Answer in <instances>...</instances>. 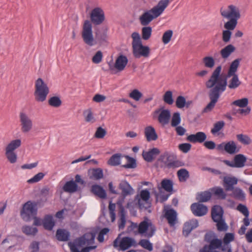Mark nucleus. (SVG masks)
Returning a JSON list of instances; mask_svg holds the SVG:
<instances>
[{
  "label": "nucleus",
  "instance_id": "nucleus-37",
  "mask_svg": "<svg viewBox=\"0 0 252 252\" xmlns=\"http://www.w3.org/2000/svg\"><path fill=\"white\" fill-rule=\"evenodd\" d=\"M121 154L117 153L114 154L107 161V163L108 164L113 166L119 165L121 164Z\"/></svg>",
  "mask_w": 252,
  "mask_h": 252
},
{
  "label": "nucleus",
  "instance_id": "nucleus-19",
  "mask_svg": "<svg viewBox=\"0 0 252 252\" xmlns=\"http://www.w3.org/2000/svg\"><path fill=\"white\" fill-rule=\"evenodd\" d=\"M238 180L235 177H224L223 180V186L225 191H232L234 189V185L237 184Z\"/></svg>",
  "mask_w": 252,
  "mask_h": 252
},
{
  "label": "nucleus",
  "instance_id": "nucleus-58",
  "mask_svg": "<svg viewBox=\"0 0 252 252\" xmlns=\"http://www.w3.org/2000/svg\"><path fill=\"white\" fill-rule=\"evenodd\" d=\"M45 174L42 172H39L34 175L32 178H31L28 181V182L30 184L36 183L40 181L43 178Z\"/></svg>",
  "mask_w": 252,
  "mask_h": 252
},
{
  "label": "nucleus",
  "instance_id": "nucleus-24",
  "mask_svg": "<svg viewBox=\"0 0 252 252\" xmlns=\"http://www.w3.org/2000/svg\"><path fill=\"white\" fill-rule=\"evenodd\" d=\"M128 61V59L126 56L123 55H120L115 61V68L119 71L123 70L127 64Z\"/></svg>",
  "mask_w": 252,
  "mask_h": 252
},
{
  "label": "nucleus",
  "instance_id": "nucleus-10",
  "mask_svg": "<svg viewBox=\"0 0 252 252\" xmlns=\"http://www.w3.org/2000/svg\"><path fill=\"white\" fill-rule=\"evenodd\" d=\"M150 192L148 189L142 190L140 195L137 194L135 196V199L137 200V204L139 209L148 210L151 207V203L149 202Z\"/></svg>",
  "mask_w": 252,
  "mask_h": 252
},
{
  "label": "nucleus",
  "instance_id": "nucleus-2",
  "mask_svg": "<svg viewBox=\"0 0 252 252\" xmlns=\"http://www.w3.org/2000/svg\"><path fill=\"white\" fill-rule=\"evenodd\" d=\"M91 21L86 20L84 21L82 28V37L84 42L90 46H93L96 43L93 36L92 23L94 25L102 24L105 20L103 10L100 7L93 9L90 14Z\"/></svg>",
  "mask_w": 252,
  "mask_h": 252
},
{
  "label": "nucleus",
  "instance_id": "nucleus-55",
  "mask_svg": "<svg viewBox=\"0 0 252 252\" xmlns=\"http://www.w3.org/2000/svg\"><path fill=\"white\" fill-rule=\"evenodd\" d=\"M5 155L8 160L11 163H14L16 162L17 159V156L14 152L5 151Z\"/></svg>",
  "mask_w": 252,
  "mask_h": 252
},
{
  "label": "nucleus",
  "instance_id": "nucleus-62",
  "mask_svg": "<svg viewBox=\"0 0 252 252\" xmlns=\"http://www.w3.org/2000/svg\"><path fill=\"white\" fill-rule=\"evenodd\" d=\"M103 57L102 53L98 51L92 58V62L94 63H99L102 61Z\"/></svg>",
  "mask_w": 252,
  "mask_h": 252
},
{
  "label": "nucleus",
  "instance_id": "nucleus-53",
  "mask_svg": "<svg viewBox=\"0 0 252 252\" xmlns=\"http://www.w3.org/2000/svg\"><path fill=\"white\" fill-rule=\"evenodd\" d=\"M173 35V31L172 30H168L166 31L163 34L162 41L164 44L168 43L171 40Z\"/></svg>",
  "mask_w": 252,
  "mask_h": 252
},
{
  "label": "nucleus",
  "instance_id": "nucleus-54",
  "mask_svg": "<svg viewBox=\"0 0 252 252\" xmlns=\"http://www.w3.org/2000/svg\"><path fill=\"white\" fill-rule=\"evenodd\" d=\"M234 240V235L232 233H227L225 234L222 243L224 244V246L228 245L231 242Z\"/></svg>",
  "mask_w": 252,
  "mask_h": 252
},
{
  "label": "nucleus",
  "instance_id": "nucleus-31",
  "mask_svg": "<svg viewBox=\"0 0 252 252\" xmlns=\"http://www.w3.org/2000/svg\"><path fill=\"white\" fill-rule=\"evenodd\" d=\"M236 50V48L232 44H228L223 48H222L220 53L222 58L226 59L228 58L230 55L233 53Z\"/></svg>",
  "mask_w": 252,
  "mask_h": 252
},
{
  "label": "nucleus",
  "instance_id": "nucleus-45",
  "mask_svg": "<svg viewBox=\"0 0 252 252\" xmlns=\"http://www.w3.org/2000/svg\"><path fill=\"white\" fill-rule=\"evenodd\" d=\"M49 105L54 107H59L62 104V100L59 96H54L48 100Z\"/></svg>",
  "mask_w": 252,
  "mask_h": 252
},
{
  "label": "nucleus",
  "instance_id": "nucleus-13",
  "mask_svg": "<svg viewBox=\"0 0 252 252\" xmlns=\"http://www.w3.org/2000/svg\"><path fill=\"white\" fill-rule=\"evenodd\" d=\"M190 209L194 215L202 217L206 214L208 208L206 206L199 203H194L191 205Z\"/></svg>",
  "mask_w": 252,
  "mask_h": 252
},
{
  "label": "nucleus",
  "instance_id": "nucleus-48",
  "mask_svg": "<svg viewBox=\"0 0 252 252\" xmlns=\"http://www.w3.org/2000/svg\"><path fill=\"white\" fill-rule=\"evenodd\" d=\"M249 103V100L247 98H243L233 101L231 105H236L241 108L247 106Z\"/></svg>",
  "mask_w": 252,
  "mask_h": 252
},
{
  "label": "nucleus",
  "instance_id": "nucleus-25",
  "mask_svg": "<svg viewBox=\"0 0 252 252\" xmlns=\"http://www.w3.org/2000/svg\"><path fill=\"white\" fill-rule=\"evenodd\" d=\"M158 189L159 191L163 189L171 193L173 191V182L170 179H163L160 183V185L158 186Z\"/></svg>",
  "mask_w": 252,
  "mask_h": 252
},
{
  "label": "nucleus",
  "instance_id": "nucleus-5",
  "mask_svg": "<svg viewBox=\"0 0 252 252\" xmlns=\"http://www.w3.org/2000/svg\"><path fill=\"white\" fill-rule=\"evenodd\" d=\"M169 0H160L157 5L144 12L139 17L140 24L143 26L148 25L154 19L159 17L168 6Z\"/></svg>",
  "mask_w": 252,
  "mask_h": 252
},
{
  "label": "nucleus",
  "instance_id": "nucleus-39",
  "mask_svg": "<svg viewBox=\"0 0 252 252\" xmlns=\"http://www.w3.org/2000/svg\"><path fill=\"white\" fill-rule=\"evenodd\" d=\"M225 126V123L223 121H218L215 123L214 125V127L211 130V133L216 135L217 134L219 135V131L222 129Z\"/></svg>",
  "mask_w": 252,
  "mask_h": 252
},
{
  "label": "nucleus",
  "instance_id": "nucleus-52",
  "mask_svg": "<svg viewBox=\"0 0 252 252\" xmlns=\"http://www.w3.org/2000/svg\"><path fill=\"white\" fill-rule=\"evenodd\" d=\"M198 198L200 202H205L209 200L211 197V194L209 191L202 192L199 194Z\"/></svg>",
  "mask_w": 252,
  "mask_h": 252
},
{
  "label": "nucleus",
  "instance_id": "nucleus-8",
  "mask_svg": "<svg viewBox=\"0 0 252 252\" xmlns=\"http://www.w3.org/2000/svg\"><path fill=\"white\" fill-rule=\"evenodd\" d=\"M35 92L34 95L37 102H43L46 99L49 93V89L47 85L40 78H38L35 84Z\"/></svg>",
  "mask_w": 252,
  "mask_h": 252
},
{
  "label": "nucleus",
  "instance_id": "nucleus-33",
  "mask_svg": "<svg viewBox=\"0 0 252 252\" xmlns=\"http://www.w3.org/2000/svg\"><path fill=\"white\" fill-rule=\"evenodd\" d=\"M234 161L236 168H242L246 165L247 158L245 155L239 154L235 156Z\"/></svg>",
  "mask_w": 252,
  "mask_h": 252
},
{
  "label": "nucleus",
  "instance_id": "nucleus-35",
  "mask_svg": "<svg viewBox=\"0 0 252 252\" xmlns=\"http://www.w3.org/2000/svg\"><path fill=\"white\" fill-rule=\"evenodd\" d=\"M231 79L227 83V86L230 89H236L241 84V82L239 80L238 75L234 74L231 76Z\"/></svg>",
  "mask_w": 252,
  "mask_h": 252
},
{
  "label": "nucleus",
  "instance_id": "nucleus-17",
  "mask_svg": "<svg viewBox=\"0 0 252 252\" xmlns=\"http://www.w3.org/2000/svg\"><path fill=\"white\" fill-rule=\"evenodd\" d=\"M160 111L158 117V121L159 123L163 125L167 124L170 120V112L168 109H163L162 108L157 110L155 111V113H158Z\"/></svg>",
  "mask_w": 252,
  "mask_h": 252
},
{
  "label": "nucleus",
  "instance_id": "nucleus-49",
  "mask_svg": "<svg viewBox=\"0 0 252 252\" xmlns=\"http://www.w3.org/2000/svg\"><path fill=\"white\" fill-rule=\"evenodd\" d=\"M163 99L166 103L169 105L172 104L174 102L172 92L171 91H166L163 95Z\"/></svg>",
  "mask_w": 252,
  "mask_h": 252
},
{
  "label": "nucleus",
  "instance_id": "nucleus-61",
  "mask_svg": "<svg viewBox=\"0 0 252 252\" xmlns=\"http://www.w3.org/2000/svg\"><path fill=\"white\" fill-rule=\"evenodd\" d=\"M237 209L241 213H242L246 217H249V211L247 206L242 204H239L237 207Z\"/></svg>",
  "mask_w": 252,
  "mask_h": 252
},
{
  "label": "nucleus",
  "instance_id": "nucleus-4",
  "mask_svg": "<svg viewBox=\"0 0 252 252\" xmlns=\"http://www.w3.org/2000/svg\"><path fill=\"white\" fill-rule=\"evenodd\" d=\"M118 188L122 191V193L121 195L117 201V204L119 209L118 214L120 217L118 223L119 229H123L125 226L126 214V211L123 206V203L125 197L126 196L131 194L133 191V189L129 183L126 180H123L120 183Z\"/></svg>",
  "mask_w": 252,
  "mask_h": 252
},
{
  "label": "nucleus",
  "instance_id": "nucleus-44",
  "mask_svg": "<svg viewBox=\"0 0 252 252\" xmlns=\"http://www.w3.org/2000/svg\"><path fill=\"white\" fill-rule=\"evenodd\" d=\"M237 140L242 144L247 145L252 142L250 137L247 135L243 134H239L236 135Z\"/></svg>",
  "mask_w": 252,
  "mask_h": 252
},
{
  "label": "nucleus",
  "instance_id": "nucleus-36",
  "mask_svg": "<svg viewBox=\"0 0 252 252\" xmlns=\"http://www.w3.org/2000/svg\"><path fill=\"white\" fill-rule=\"evenodd\" d=\"M126 159L127 163L121 165V167L126 169H134L137 167L136 160L135 158L126 155L125 156Z\"/></svg>",
  "mask_w": 252,
  "mask_h": 252
},
{
  "label": "nucleus",
  "instance_id": "nucleus-47",
  "mask_svg": "<svg viewBox=\"0 0 252 252\" xmlns=\"http://www.w3.org/2000/svg\"><path fill=\"white\" fill-rule=\"evenodd\" d=\"M214 222L217 223V229L219 231H225L227 230L228 225L225 222L224 219H220V220L215 221Z\"/></svg>",
  "mask_w": 252,
  "mask_h": 252
},
{
  "label": "nucleus",
  "instance_id": "nucleus-1",
  "mask_svg": "<svg viewBox=\"0 0 252 252\" xmlns=\"http://www.w3.org/2000/svg\"><path fill=\"white\" fill-rule=\"evenodd\" d=\"M241 60V58H237L232 61L226 74L221 73V65L218 66L213 71L210 78L205 83L206 87L210 89L208 96L210 101L204 108L202 113L211 112L213 109L220 95L226 90L227 79L234 74H237L236 72Z\"/></svg>",
  "mask_w": 252,
  "mask_h": 252
},
{
  "label": "nucleus",
  "instance_id": "nucleus-56",
  "mask_svg": "<svg viewBox=\"0 0 252 252\" xmlns=\"http://www.w3.org/2000/svg\"><path fill=\"white\" fill-rule=\"evenodd\" d=\"M129 96L130 98L137 101L142 96V94L137 89H134L129 94Z\"/></svg>",
  "mask_w": 252,
  "mask_h": 252
},
{
  "label": "nucleus",
  "instance_id": "nucleus-29",
  "mask_svg": "<svg viewBox=\"0 0 252 252\" xmlns=\"http://www.w3.org/2000/svg\"><path fill=\"white\" fill-rule=\"evenodd\" d=\"M78 186L73 180L67 181L63 187L64 191L73 193L78 190Z\"/></svg>",
  "mask_w": 252,
  "mask_h": 252
},
{
  "label": "nucleus",
  "instance_id": "nucleus-57",
  "mask_svg": "<svg viewBox=\"0 0 252 252\" xmlns=\"http://www.w3.org/2000/svg\"><path fill=\"white\" fill-rule=\"evenodd\" d=\"M176 106L178 108H183L186 106V98L182 95L178 96L176 100Z\"/></svg>",
  "mask_w": 252,
  "mask_h": 252
},
{
  "label": "nucleus",
  "instance_id": "nucleus-41",
  "mask_svg": "<svg viewBox=\"0 0 252 252\" xmlns=\"http://www.w3.org/2000/svg\"><path fill=\"white\" fill-rule=\"evenodd\" d=\"M142 38L143 40H148L152 35V28L150 26H144L142 28Z\"/></svg>",
  "mask_w": 252,
  "mask_h": 252
},
{
  "label": "nucleus",
  "instance_id": "nucleus-18",
  "mask_svg": "<svg viewBox=\"0 0 252 252\" xmlns=\"http://www.w3.org/2000/svg\"><path fill=\"white\" fill-rule=\"evenodd\" d=\"M136 245L135 240L129 237H125L120 241V250L125 251L132 246Z\"/></svg>",
  "mask_w": 252,
  "mask_h": 252
},
{
  "label": "nucleus",
  "instance_id": "nucleus-23",
  "mask_svg": "<svg viewBox=\"0 0 252 252\" xmlns=\"http://www.w3.org/2000/svg\"><path fill=\"white\" fill-rule=\"evenodd\" d=\"M160 153V151L157 148H153L148 152H143V157L147 162H151L155 157Z\"/></svg>",
  "mask_w": 252,
  "mask_h": 252
},
{
  "label": "nucleus",
  "instance_id": "nucleus-3",
  "mask_svg": "<svg viewBox=\"0 0 252 252\" xmlns=\"http://www.w3.org/2000/svg\"><path fill=\"white\" fill-rule=\"evenodd\" d=\"M220 13L222 17L229 21L224 23L223 30L222 33V41L224 43L230 41L232 35L231 31L234 30L238 23V20L241 17L239 8L234 5L231 4L228 6V9L221 7L220 9Z\"/></svg>",
  "mask_w": 252,
  "mask_h": 252
},
{
  "label": "nucleus",
  "instance_id": "nucleus-12",
  "mask_svg": "<svg viewBox=\"0 0 252 252\" xmlns=\"http://www.w3.org/2000/svg\"><path fill=\"white\" fill-rule=\"evenodd\" d=\"M21 130L24 133L30 131L32 128V123L28 115L24 112H20L19 115Z\"/></svg>",
  "mask_w": 252,
  "mask_h": 252
},
{
  "label": "nucleus",
  "instance_id": "nucleus-64",
  "mask_svg": "<svg viewBox=\"0 0 252 252\" xmlns=\"http://www.w3.org/2000/svg\"><path fill=\"white\" fill-rule=\"evenodd\" d=\"M40 243L36 241H33L29 246L31 252H38L39 250Z\"/></svg>",
  "mask_w": 252,
  "mask_h": 252
},
{
  "label": "nucleus",
  "instance_id": "nucleus-6",
  "mask_svg": "<svg viewBox=\"0 0 252 252\" xmlns=\"http://www.w3.org/2000/svg\"><path fill=\"white\" fill-rule=\"evenodd\" d=\"M95 235L92 233H86L83 236L74 240L73 242H69L68 244L71 252H80L78 247H82L86 244H91L94 241Z\"/></svg>",
  "mask_w": 252,
  "mask_h": 252
},
{
  "label": "nucleus",
  "instance_id": "nucleus-59",
  "mask_svg": "<svg viewBox=\"0 0 252 252\" xmlns=\"http://www.w3.org/2000/svg\"><path fill=\"white\" fill-rule=\"evenodd\" d=\"M106 130L101 126L97 128L94 134L95 137L99 139L103 138L106 134Z\"/></svg>",
  "mask_w": 252,
  "mask_h": 252
},
{
  "label": "nucleus",
  "instance_id": "nucleus-7",
  "mask_svg": "<svg viewBox=\"0 0 252 252\" xmlns=\"http://www.w3.org/2000/svg\"><path fill=\"white\" fill-rule=\"evenodd\" d=\"M38 213L36 204L32 200L25 203L20 211V215L22 219L29 222L32 220V216H37Z\"/></svg>",
  "mask_w": 252,
  "mask_h": 252
},
{
  "label": "nucleus",
  "instance_id": "nucleus-40",
  "mask_svg": "<svg viewBox=\"0 0 252 252\" xmlns=\"http://www.w3.org/2000/svg\"><path fill=\"white\" fill-rule=\"evenodd\" d=\"M177 175L180 182H185L189 177V172L185 168L179 170L177 172Z\"/></svg>",
  "mask_w": 252,
  "mask_h": 252
},
{
  "label": "nucleus",
  "instance_id": "nucleus-14",
  "mask_svg": "<svg viewBox=\"0 0 252 252\" xmlns=\"http://www.w3.org/2000/svg\"><path fill=\"white\" fill-rule=\"evenodd\" d=\"M222 244L221 239H219L218 237L215 238L209 243V245H205L202 250H216V249H220L222 252H225L226 248L225 246L222 245Z\"/></svg>",
  "mask_w": 252,
  "mask_h": 252
},
{
  "label": "nucleus",
  "instance_id": "nucleus-16",
  "mask_svg": "<svg viewBox=\"0 0 252 252\" xmlns=\"http://www.w3.org/2000/svg\"><path fill=\"white\" fill-rule=\"evenodd\" d=\"M207 138V135L205 132L199 131L195 134H190L187 137V140L192 143L204 142Z\"/></svg>",
  "mask_w": 252,
  "mask_h": 252
},
{
  "label": "nucleus",
  "instance_id": "nucleus-21",
  "mask_svg": "<svg viewBox=\"0 0 252 252\" xmlns=\"http://www.w3.org/2000/svg\"><path fill=\"white\" fill-rule=\"evenodd\" d=\"M224 211L222 207L220 205L214 206L212 209L211 217L214 221L223 219Z\"/></svg>",
  "mask_w": 252,
  "mask_h": 252
},
{
  "label": "nucleus",
  "instance_id": "nucleus-9",
  "mask_svg": "<svg viewBox=\"0 0 252 252\" xmlns=\"http://www.w3.org/2000/svg\"><path fill=\"white\" fill-rule=\"evenodd\" d=\"M156 230V227L147 217L144 218V220L139 224V233L146 234L148 238L152 237Z\"/></svg>",
  "mask_w": 252,
  "mask_h": 252
},
{
  "label": "nucleus",
  "instance_id": "nucleus-63",
  "mask_svg": "<svg viewBox=\"0 0 252 252\" xmlns=\"http://www.w3.org/2000/svg\"><path fill=\"white\" fill-rule=\"evenodd\" d=\"M191 145L189 143H182L179 145V149L184 153H188L191 149Z\"/></svg>",
  "mask_w": 252,
  "mask_h": 252
},
{
  "label": "nucleus",
  "instance_id": "nucleus-26",
  "mask_svg": "<svg viewBox=\"0 0 252 252\" xmlns=\"http://www.w3.org/2000/svg\"><path fill=\"white\" fill-rule=\"evenodd\" d=\"M175 157L173 155H170L168 152V155L165 158V161L163 165H159V167L161 168H171V167H175L176 162L175 161Z\"/></svg>",
  "mask_w": 252,
  "mask_h": 252
},
{
  "label": "nucleus",
  "instance_id": "nucleus-27",
  "mask_svg": "<svg viewBox=\"0 0 252 252\" xmlns=\"http://www.w3.org/2000/svg\"><path fill=\"white\" fill-rule=\"evenodd\" d=\"M56 237L59 241H67L69 239L70 233L66 229L59 228L56 231Z\"/></svg>",
  "mask_w": 252,
  "mask_h": 252
},
{
  "label": "nucleus",
  "instance_id": "nucleus-42",
  "mask_svg": "<svg viewBox=\"0 0 252 252\" xmlns=\"http://www.w3.org/2000/svg\"><path fill=\"white\" fill-rule=\"evenodd\" d=\"M23 232L27 235L34 236L38 232V229L36 227H33L29 225H25L22 227Z\"/></svg>",
  "mask_w": 252,
  "mask_h": 252
},
{
  "label": "nucleus",
  "instance_id": "nucleus-60",
  "mask_svg": "<svg viewBox=\"0 0 252 252\" xmlns=\"http://www.w3.org/2000/svg\"><path fill=\"white\" fill-rule=\"evenodd\" d=\"M214 194L221 199H224L226 198V194L223 189L220 187H218L214 190Z\"/></svg>",
  "mask_w": 252,
  "mask_h": 252
},
{
  "label": "nucleus",
  "instance_id": "nucleus-28",
  "mask_svg": "<svg viewBox=\"0 0 252 252\" xmlns=\"http://www.w3.org/2000/svg\"><path fill=\"white\" fill-rule=\"evenodd\" d=\"M224 151L230 155H233L239 152L240 148H237L234 141H229L225 143Z\"/></svg>",
  "mask_w": 252,
  "mask_h": 252
},
{
  "label": "nucleus",
  "instance_id": "nucleus-51",
  "mask_svg": "<svg viewBox=\"0 0 252 252\" xmlns=\"http://www.w3.org/2000/svg\"><path fill=\"white\" fill-rule=\"evenodd\" d=\"M203 62L206 67L212 68L215 63V60L212 57L207 56L203 59Z\"/></svg>",
  "mask_w": 252,
  "mask_h": 252
},
{
  "label": "nucleus",
  "instance_id": "nucleus-34",
  "mask_svg": "<svg viewBox=\"0 0 252 252\" xmlns=\"http://www.w3.org/2000/svg\"><path fill=\"white\" fill-rule=\"evenodd\" d=\"M92 191L101 199H105L107 197L105 190L101 186L94 185L92 187Z\"/></svg>",
  "mask_w": 252,
  "mask_h": 252
},
{
  "label": "nucleus",
  "instance_id": "nucleus-30",
  "mask_svg": "<svg viewBox=\"0 0 252 252\" xmlns=\"http://www.w3.org/2000/svg\"><path fill=\"white\" fill-rule=\"evenodd\" d=\"M145 134L148 141H155L158 139L155 129L152 126H148L145 128Z\"/></svg>",
  "mask_w": 252,
  "mask_h": 252
},
{
  "label": "nucleus",
  "instance_id": "nucleus-22",
  "mask_svg": "<svg viewBox=\"0 0 252 252\" xmlns=\"http://www.w3.org/2000/svg\"><path fill=\"white\" fill-rule=\"evenodd\" d=\"M177 214L176 211L173 209H167L165 214V217L168 220V222L170 226H174L177 221Z\"/></svg>",
  "mask_w": 252,
  "mask_h": 252
},
{
  "label": "nucleus",
  "instance_id": "nucleus-50",
  "mask_svg": "<svg viewBox=\"0 0 252 252\" xmlns=\"http://www.w3.org/2000/svg\"><path fill=\"white\" fill-rule=\"evenodd\" d=\"M139 245L150 252L152 251L153 250V244L149 240L141 239L139 242Z\"/></svg>",
  "mask_w": 252,
  "mask_h": 252
},
{
  "label": "nucleus",
  "instance_id": "nucleus-46",
  "mask_svg": "<svg viewBox=\"0 0 252 252\" xmlns=\"http://www.w3.org/2000/svg\"><path fill=\"white\" fill-rule=\"evenodd\" d=\"M181 118L180 113L178 112L174 113L171 119V126L176 127L181 123Z\"/></svg>",
  "mask_w": 252,
  "mask_h": 252
},
{
  "label": "nucleus",
  "instance_id": "nucleus-38",
  "mask_svg": "<svg viewBox=\"0 0 252 252\" xmlns=\"http://www.w3.org/2000/svg\"><path fill=\"white\" fill-rule=\"evenodd\" d=\"M21 145V140L19 139L11 141L6 146L5 151L7 152H14L17 148H19Z\"/></svg>",
  "mask_w": 252,
  "mask_h": 252
},
{
  "label": "nucleus",
  "instance_id": "nucleus-15",
  "mask_svg": "<svg viewBox=\"0 0 252 252\" xmlns=\"http://www.w3.org/2000/svg\"><path fill=\"white\" fill-rule=\"evenodd\" d=\"M198 222L197 220H191L186 222L183 226V234L185 237H188L192 230L197 227Z\"/></svg>",
  "mask_w": 252,
  "mask_h": 252
},
{
  "label": "nucleus",
  "instance_id": "nucleus-11",
  "mask_svg": "<svg viewBox=\"0 0 252 252\" xmlns=\"http://www.w3.org/2000/svg\"><path fill=\"white\" fill-rule=\"evenodd\" d=\"M132 53L133 56L136 59H139L141 57L147 58L150 55V49L147 46H144L142 42L134 45L132 46Z\"/></svg>",
  "mask_w": 252,
  "mask_h": 252
},
{
  "label": "nucleus",
  "instance_id": "nucleus-20",
  "mask_svg": "<svg viewBox=\"0 0 252 252\" xmlns=\"http://www.w3.org/2000/svg\"><path fill=\"white\" fill-rule=\"evenodd\" d=\"M55 225V221L51 215L48 214L44 216L42 219V225L45 229L51 231Z\"/></svg>",
  "mask_w": 252,
  "mask_h": 252
},
{
  "label": "nucleus",
  "instance_id": "nucleus-43",
  "mask_svg": "<svg viewBox=\"0 0 252 252\" xmlns=\"http://www.w3.org/2000/svg\"><path fill=\"white\" fill-rule=\"evenodd\" d=\"M232 191L233 192L231 195L235 198L242 201L245 199V194L242 189L236 188Z\"/></svg>",
  "mask_w": 252,
  "mask_h": 252
},
{
  "label": "nucleus",
  "instance_id": "nucleus-32",
  "mask_svg": "<svg viewBox=\"0 0 252 252\" xmlns=\"http://www.w3.org/2000/svg\"><path fill=\"white\" fill-rule=\"evenodd\" d=\"M90 178L92 179L99 180L103 176V170L100 168H93L88 171Z\"/></svg>",
  "mask_w": 252,
  "mask_h": 252
}]
</instances>
